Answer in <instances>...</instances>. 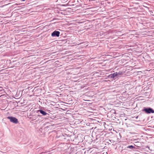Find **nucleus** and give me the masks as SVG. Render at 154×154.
Here are the masks:
<instances>
[{
	"label": "nucleus",
	"mask_w": 154,
	"mask_h": 154,
	"mask_svg": "<svg viewBox=\"0 0 154 154\" xmlns=\"http://www.w3.org/2000/svg\"><path fill=\"white\" fill-rule=\"evenodd\" d=\"M122 74V72H117V76L118 78L120 77L121 75Z\"/></svg>",
	"instance_id": "nucleus-8"
},
{
	"label": "nucleus",
	"mask_w": 154,
	"mask_h": 154,
	"mask_svg": "<svg viewBox=\"0 0 154 154\" xmlns=\"http://www.w3.org/2000/svg\"><path fill=\"white\" fill-rule=\"evenodd\" d=\"M60 32L58 31H55L53 32L51 34V36L53 37H57L59 36Z\"/></svg>",
	"instance_id": "nucleus-4"
},
{
	"label": "nucleus",
	"mask_w": 154,
	"mask_h": 154,
	"mask_svg": "<svg viewBox=\"0 0 154 154\" xmlns=\"http://www.w3.org/2000/svg\"><path fill=\"white\" fill-rule=\"evenodd\" d=\"M142 111L143 112H145L147 114L154 113V110L152 109L150 107H144L142 110Z\"/></svg>",
	"instance_id": "nucleus-1"
},
{
	"label": "nucleus",
	"mask_w": 154,
	"mask_h": 154,
	"mask_svg": "<svg viewBox=\"0 0 154 154\" xmlns=\"http://www.w3.org/2000/svg\"><path fill=\"white\" fill-rule=\"evenodd\" d=\"M39 117V116L38 115H34L32 116L30 118L32 121L36 120V121H38V118Z\"/></svg>",
	"instance_id": "nucleus-5"
},
{
	"label": "nucleus",
	"mask_w": 154,
	"mask_h": 154,
	"mask_svg": "<svg viewBox=\"0 0 154 154\" xmlns=\"http://www.w3.org/2000/svg\"><path fill=\"white\" fill-rule=\"evenodd\" d=\"M126 148L127 149H129L130 150H135L136 148L135 147V146L133 145H129L127 146Z\"/></svg>",
	"instance_id": "nucleus-6"
},
{
	"label": "nucleus",
	"mask_w": 154,
	"mask_h": 154,
	"mask_svg": "<svg viewBox=\"0 0 154 154\" xmlns=\"http://www.w3.org/2000/svg\"><path fill=\"white\" fill-rule=\"evenodd\" d=\"M135 144H134L135 146H136L137 147H139V146H138V144H140V142H137L135 143Z\"/></svg>",
	"instance_id": "nucleus-9"
},
{
	"label": "nucleus",
	"mask_w": 154,
	"mask_h": 154,
	"mask_svg": "<svg viewBox=\"0 0 154 154\" xmlns=\"http://www.w3.org/2000/svg\"><path fill=\"white\" fill-rule=\"evenodd\" d=\"M22 0V1H25L26 0Z\"/></svg>",
	"instance_id": "nucleus-10"
},
{
	"label": "nucleus",
	"mask_w": 154,
	"mask_h": 154,
	"mask_svg": "<svg viewBox=\"0 0 154 154\" xmlns=\"http://www.w3.org/2000/svg\"><path fill=\"white\" fill-rule=\"evenodd\" d=\"M108 77L109 78L115 79L118 78L117 76V72H116L113 73L109 75Z\"/></svg>",
	"instance_id": "nucleus-3"
},
{
	"label": "nucleus",
	"mask_w": 154,
	"mask_h": 154,
	"mask_svg": "<svg viewBox=\"0 0 154 154\" xmlns=\"http://www.w3.org/2000/svg\"><path fill=\"white\" fill-rule=\"evenodd\" d=\"M38 111L43 116H46L47 115H48V114L46 112L42 109L39 110Z\"/></svg>",
	"instance_id": "nucleus-7"
},
{
	"label": "nucleus",
	"mask_w": 154,
	"mask_h": 154,
	"mask_svg": "<svg viewBox=\"0 0 154 154\" xmlns=\"http://www.w3.org/2000/svg\"><path fill=\"white\" fill-rule=\"evenodd\" d=\"M8 119H10L11 122L15 124H17L18 122V119L15 117L9 116L7 118Z\"/></svg>",
	"instance_id": "nucleus-2"
}]
</instances>
